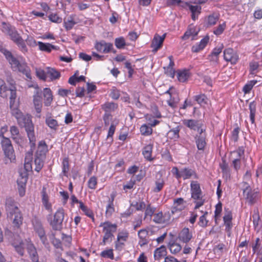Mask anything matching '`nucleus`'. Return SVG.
<instances>
[{
    "label": "nucleus",
    "mask_w": 262,
    "mask_h": 262,
    "mask_svg": "<svg viewBox=\"0 0 262 262\" xmlns=\"http://www.w3.org/2000/svg\"><path fill=\"white\" fill-rule=\"evenodd\" d=\"M0 52L4 55L12 68L16 70L17 68L21 64L19 61L12 55L10 51L7 50L2 46H0Z\"/></svg>",
    "instance_id": "423d86ee"
},
{
    "label": "nucleus",
    "mask_w": 262,
    "mask_h": 262,
    "mask_svg": "<svg viewBox=\"0 0 262 262\" xmlns=\"http://www.w3.org/2000/svg\"><path fill=\"white\" fill-rule=\"evenodd\" d=\"M180 129L179 127L170 129L167 133V136L171 139H177L179 138Z\"/></svg>",
    "instance_id": "4c0bfd02"
},
{
    "label": "nucleus",
    "mask_w": 262,
    "mask_h": 262,
    "mask_svg": "<svg viewBox=\"0 0 262 262\" xmlns=\"http://www.w3.org/2000/svg\"><path fill=\"white\" fill-rule=\"evenodd\" d=\"M44 104L45 106H49L53 101V95L51 90L49 88L43 89Z\"/></svg>",
    "instance_id": "aec40b11"
},
{
    "label": "nucleus",
    "mask_w": 262,
    "mask_h": 262,
    "mask_svg": "<svg viewBox=\"0 0 262 262\" xmlns=\"http://www.w3.org/2000/svg\"><path fill=\"white\" fill-rule=\"evenodd\" d=\"M226 27V23L224 22L222 24L219 25L214 30L213 33L216 35L221 34Z\"/></svg>",
    "instance_id": "5fc2aeb1"
},
{
    "label": "nucleus",
    "mask_w": 262,
    "mask_h": 262,
    "mask_svg": "<svg viewBox=\"0 0 262 262\" xmlns=\"http://www.w3.org/2000/svg\"><path fill=\"white\" fill-rule=\"evenodd\" d=\"M140 131L143 135H149L152 133L151 128L146 124H143L141 126Z\"/></svg>",
    "instance_id": "de8ad7c7"
},
{
    "label": "nucleus",
    "mask_w": 262,
    "mask_h": 262,
    "mask_svg": "<svg viewBox=\"0 0 262 262\" xmlns=\"http://www.w3.org/2000/svg\"><path fill=\"white\" fill-rule=\"evenodd\" d=\"M167 254L166 247L164 245L157 248L154 252V258L155 260H160L164 257Z\"/></svg>",
    "instance_id": "6ab92c4d"
},
{
    "label": "nucleus",
    "mask_w": 262,
    "mask_h": 262,
    "mask_svg": "<svg viewBox=\"0 0 262 262\" xmlns=\"http://www.w3.org/2000/svg\"><path fill=\"white\" fill-rule=\"evenodd\" d=\"M45 158V157H41L40 156L39 157L38 156H36L35 155L34 160V163L35 165V170L37 172H39L43 167L44 164L43 159Z\"/></svg>",
    "instance_id": "2f4dec72"
},
{
    "label": "nucleus",
    "mask_w": 262,
    "mask_h": 262,
    "mask_svg": "<svg viewBox=\"0 0 262 262\" xmlns=\"http://www.w3.org/2000/svg\"><path fill=\"white\" fill-rule=\"evenodd\" d=\"M2 138V139L1 140V145L3 149L6 147H9V146H12L11 142L9 138H6L5 137H3V138Z\"/></svg>",
    "instance_id": "3c124183"
},
{
    "label": "nucleus",
    "mask_w": 262,
    "mask_h": 262,
    "mask_svg": "<svg viewBox=\"0 0 262 262\" xmlns=\"http://www.w3.org/2000/svg\"><path fill=\"white\" fill-rule=\"evenodd\" d=\"M239 128L237 127L235 128L232 133V140L234 141V142L237 141L238 139V133H239Z\"/></svg>",
    "instance_id": "bf43d9fd"
},
{
    "label": "nucleus",
    "mask_w": 262,
    "mask_h": 262,
    "mask_svg": "<svg viewBox=\"0 0 262 262\" xmlns=\"http://www.w3.org/2000/svg\"><path fill=\"white\" fill-rule=\"evenodd\" d=\"M51 115V114L50 113H48L47 114L46 117V123L51 129L56 130L58 126V122L56 120L52 118L50 116Z\"/></svg>",
    "instance_id": "4be33fe9"
},
{
    "label": "nucleus",
    "mask_w": 262,
    "mask_h": 262,
    "mask_svg": "<svg viewBox=\"0 0 262 262\" xmlns=\"http://www.w3.org/2000/svg\"><path fill=\"white\" fill-rule=\"evenodd\" d=\"M155 211V208H151L150 205H148L145 212V216H151Z\"/></svg>",
    "instance_id": "0e129e2a"
},
{
    "label": "nucleus",
    "mask_w": 262,
    "mask_h": 262,
    "mask_svg": "<svg viewBox=\"0 0 262 262\" xmlns=\"http://www.w3.org/2000/svg\"><path fill=\"white\" fill-rule=\"evenodd\" d=\"M100 226H103V231L105 232L102 242L101 243V244L104 245L108 239L114 236L113 233L116 231L117 225L112 224L109 222H106L101 223Z\"/></svg>",
    "instance_id": "39448f33"
},
{
    "label": "nucleus",
    "mask_w": 262,
    "mask_h": 262,
    "mask_svg": "<svg viewBox=\"0 0 262 262\" xmlns=\"http://www.w3.org/2000/svg\"><path fill=\"white\" fill-rule=\"evenodd\" d=\"M209 40V36H206L203 38L199 44H196L192 47V52L194 53H197L200 51L203 50L207 45Z\"/></svg>",
    "instance_id": "2eb2a0df"
},
{
    "label": "nucleus",
    "mask_w": 262,
    "mask_h": 262,
    "mask_svg": "<svg viewBox=\"0 0 262 262\" xmlns=\"http://www.w3.org/2000/svg\"><path fill=\"white\" fill-rule=\"evenodd\" d=\"M27 45L31 47H35L37 45L35 40L32 37H28L26 39Z\"/></svg>",
    "instance_id": "774afa93"
},
{
    "label": "nucleus",
    "mask_w": 262,
    "mask_h": 262,
    "mask_svg": "<svg viewBox=\"0 0 262 262\" xmlns=\"http://www.w3.org/2000/svg\"><path fill=\"white\" fill-rule=\"evenodd\" d=\"M224 58L227 61H230L232 64H235L238 59V56L232 49L228 48L224 51Z\"/></svg>",
    "instance_id": "9d476101"
},
{
    "label": "nucleus",
    "mask_w": 262,
    "mask_h": 262,
    "mask_svg": "<svg viewBox=\"0 0 262 262\" xmlns=\"http://www.w3.org/2000/svg\"><path fill=\"white\" fill-rule=\"evenodd\" d=\"M169 248L171 253L176 254L181 250L182 247L179 244L173 243L172 244L169 243Z\"/></svg>",
    "instance_id": "79ce46f5"
},
{
    "label": "nucleus",
    "mask_w": 262,
    "mask_h": 262,
    "mask_svg": "<svg viewBox=\"0 0 262 262\" xmlns=\"http://www.w3.org/2000/svg\"><path fill=\"white\" fill-rule=\"evenodd\" d=\"M120 92L119 91L116 89H113L112 90L110 96L113 99L117 100L120 97Z\"/></svg>",
    "instance_id": "e2e57ef3"
},
{
    "label": "nucleus",
    "mask_w": 262,
    "mask_h": 262,
    "mask_svg": "<svg viewBox=\"0 0 262 262\" xmlns=\"http://www.w3.org/2000/svg\"><path fill=\"white\" fill-rule=\"evenodd\" d=\"M115 209L114 207V204L108 203L106 207V210L105 212L106 215H111L112 213L114 212Z\"/></svg>",
    "instance_id": "338daca9"
},
{
    "label": "nucleus",
    "mask_w": 262,
    "mask_h": 262,
    "mask_svg": "<svg viewBox=\"0 0 262 262\" xmlns=\"http://www.w3.org/2000/svg\"><path fill=\"white\" fill-rule=\"evenodd\" d=\"M177 77L179 81L185 82L189 77V71L186 69L182 71H179Z\"/></svg>",
    "instance_id": "f704fd0d"
},
{
    "label": "nucleus",
    "mask_w": 262,
    "mask_h": 262,
    "mask_svg": "<svg viewBox=\"0 0 262 262\" xmlns=\"http://www.w3.org/2000/svg\"><path fill=\"white\" fill-rule=\"evenodd\" d=\"M26 248L32 260V262H39L38 254L34 245L30 242H28Z\"/></svg>",
    "instance_id": "9b49d317"
},
{
    "label": "nucleus",
    "mask_w": 262,
    "mask_h": 262,
    "mask_svg": "<svg viewBox=\"0 0 262 262\" xmlns=\"http://www.w3.org/2000/svg\"><path fill=\"white\" fill-rule=\"evenodd\" d=\"M219 19V16L215 13L209 15L206 18L207 27L215 25Z\"/></svg>",
    "instance_id": "e433bc0d"
},
{
    "label": "nucleus",
    "mask_w": 262,
    "mask_h": 262,
    "mask_svg": "<svg viewBox=\"0 0 262 262\" xmlns=\"http://www.w3.org/2000/svg\"><path fill=\"white\" fill-rule=\"evenodd\" d=\"M8 34L11 39L18 46L21 52H27L28 49L24 40L14 29H9Z\"/></svg>",
    "instance_id": "20e7f679"
},
{
    "label": "nucleus",
    "mask_w": 262,
    "mask_h": 262,
    "mask_svg": "<svg viewBox=\"0 0 262 262\" xmlns=\"http://www.w3.org/2000/svg\"><path fill=\"white\" fill-rule=\"evenodd\" d=\"M152 150V145L151 144H148L145 146L142 151V154L144 158L148 161L152 160L151 158V153Z\"/></svg>",
    "instance_id": "bb28decb"
},
{
    "label": "nucleus",
    "mask_w": 262,
    "mask_h": 262,
    "mask_svg": "<svg viewBox=\"0 0 262 262\" xmlns=\"http://www.w3.org/2000/svg\"><path fill=\"white\" fill-rule=\"evenodd\" d=\"M24 243L22 240L18 242H14L12 245L15 249L16 252L21 256H23L24 253Z\"/></svg>",
    "instance_id": "473e14b6"
},
{
    "label": "nucleus",
    "mask_w": 262,
    "mask_h": 262,
    "mask_svg": "<svg viewBox=\"0 0 262 262\" xmlns=\"http://www.w3.org/2000/svg\"><path fill=\"white\" fill-rule=\"evenodd\" d=\"M9 96V88L7 86L4 80L0 79V96L7 98Z\"/></svg>",
    "instance_id": "cd10ccee"
},
{
    "label": "nucleus",
    "mask_w": 262,
    "mask_h": 262,
    "mask_svg": "<svg viewBox=\"0 0 262 262\" xmlns=\"http://www.w3.org/2000/svg\"><path fill=\"white\" fill-rule=\"evenodd\" d=\"M100 256L102 257H107L111 259H114V254L113 252V249H110L108 250H106L103 251L101 254Z\"/></svg>",
    "instance_id": "09e8293b"
},
{
    "label": "nucleus",
    "mask_w": 262,
    "mask_h": 262,
    "mask_svg": "<svg viewBox=\"0 0 262 262\" xmlns=\"http://www.w3.org/2000/svg\"><path fill=\"white\" fill-rule=\"evenodd\" d=\"M183 122L185 126L193 130H196V127L200 125L199 121L192 119L184 120Z\"/></svg>",
    "instance_id": "c85d7f7f"
},
{
    "label": "nucleus",
    "mask_w": 262,
    "mask_h": 262,
    "mask_svg": "<svg viewBox=\"0 0 262 262\" xmlns=\"http://www.w3.org/2000/svg\"><path fill=\"white\" fill-rule=\"evenodd\" d=\"M208 214L207 212H205V213L201 216L199 219V222H198V224L202 227H205L207 226L208 221L206 219V215Z\"/></svg>",
    "instance_id": "603ef678"
},
{
    "label": "nucleus",
    "mask_w": 262,
    "mask_h": 262,
    "mask_svg": "<svg viewBox=\"0 0 262 262\" xmlns=\"http://www.w3.org/2000/svg\"><path fill=\"white\" fill-rule=\"evenodd\" d=\"M244 152L245 150L244 147L241 146L239 147L238 148L236 151H234L232 153L233 154H237V158H239L241 159V157L244 155Z\"/></svg>",
    "instance_id": "680f3d73"
},
{
    "label": "nucleus",
    "mask_w": 262,
    "mask_h": 262,
    "mask_svg": "<svg viewBox=\"0 0 262 262\" xmlns=\"http://www.w3.org/2000/svg\"><path fill=\"white\" fill-rule=\"evenodd\" d=\"M185 208L184 206H180L177 205H173L171 209V214H173L177 212H181Z\"/></svg>",
    "instance_id": "69168bd1"
},
{
    "label": "nucleus",
    "mask_w": 262,
    "mask_h": 262,
    "mask_svg": "<svg viewBox=\"0 0 262 262\" xmlns=\"http://www.w3.org/2000/svg\"><path fill=\"white\" fill-rule=\"evenodd\" d=\"M181 175L184 179H189L193 175H194V178H197L195 172L193 170L188 168L181 169Z\"/></svg>",
    "instance_id": "c756f323"
},
{
    "label": "nucleus",
    "mask_w": 262,
    "mask_h": 262,
    "mask_svg": "<svg viewBox=\"0 0 262 262\" xmlns=\"http://www.w3.org/2000/svg\"><path fill=\"white\" fill-rule=\"evenodd\" d=\"M223 48V45H221L219 47L214 48L211 54L209 55V59L211 61L216 62L218 60V56L221 53Z\"/></svg>",
    "instance_id": "b1692460"
},
{
    "label": "nucleus",
    "mask_w": 262,
    "mask_h": 262,
    "mask_svg": "<svg viewBox=\"0 0 262 262\" xmlns=\"http://www.w3.org/2000/svg\"><path fill=\"white\" fill-rule=\"evenodd\" d=\"M156 187L154 189V191L158 192L162 189L164 184V181L162 178V174L159 172L156 174Z\"/></svg>",
    "instance_id": "a211bd4d"
},
{
    "label": "nucleus",
    "mask_w": 262,
    "mask_h": 262,
    "mask_svg": "<svg viewBox=\"0 0 262 262\" xmlns=\"http://www.w3.org/2000/svg\"><path fill=\"white\" fill-rule=\"evenodd\" d=\"M48 151V146L44 141H40L37 147V149L36 152V156L39 157H46V155Z\"/></svg>",
    "instance_id": "4468645a"
},
{
    "label": "nucleus",
    "mask_w": 262,
    "mask_h": 262,
    "mask_svg": "<svg viewBox=\"0 0 262 262\" xmlns=\"http://www.w3.org/2000/svg\"><path fill=\"white\" fill-rule=\"evenodd\" d=\"M194 99L201 105H204L207 103V97L204 94L195 96Z\"/></svg>",
    "instance_id": "c03bdc74"
},
{
    "label": "nucleus",
    "mask_w": 262,
    "mask_h": 262,
    "mask_svg": "<svg viewBox=\"0 0 262 262\" xmlns=\"http://www.w3.org/2000/svg\"><path fill=\"white\" fill-rule=\"evenodd\" d=\"M191 198L194 200H200L202 198V192L200 185L197 181H192L190 184Z\"/></svg>",
    "instance_id": "6e6552de"
},
{
    "label": "nucleus",
    "mask_w": 262,
    "mask_h": 262,
    "mask_svg": "<svg viewBox=\"0 0 262 262\" xmlns=\"http://www.w3.org/2000/svg\"><path fill=\"white\" fill-rule=\"evenodd\" d=\"M9 95L10 106V107L12 108L14 104L16 98V92L15 88L14 89L9 88Z\"/></svg>",
    "instance_id": "ea45409f"
},
{
    "label": "nucleus",
    "mask_w": 262,
    "mask_h": 262,
    "mask_svg": "<svg viewBox=\"0 0 262 262\" xmlns=\"http://www.w3.org/2000/svg\"><path fill=\"white\" fill-rule=\"evenodd\" d=\"M36 232L37 233L38 235L39 236L42 244L45 246H46L47 245H48V243L47 242V238L46 236V233H45V231L44 230L43 228L39 229L38 230L36 231Z\"/></svg>",
    "instance_id": "a19ab883"
},
{
    "label": "nucleus",
    "mask_w": 262,
    "mask_h": 262,
    "mask_svg": "<svg viewBox=\"0 0 262 262\" xmlns=\"http://www.w3.org/2000/svg\"><path fill=\"white\" fill-rule=\"evenodd\" d=\"M5 208L8 217L12 218L13 212L19 210L17 203L11 197L6 199Z\"/></svg>",
    "instance_id": "0eeeda50"
},
{
    "label": "nucleus",
    "mask_w": 262,
    "mask_h": 262,
    "mask_svg": "<svg viewBox=\"0 0 262 262\" xmlns=\"http://www.w3.org/2000/svg\"><path fill=\"white\" fill-rule=\"evenodd\" d=\"M64 217L63 208L58 209L54 215L52 219L51 213L47 216V220L54 230L60 231L62 229V223Z\"/></svg>",
    "instance_id": "f03ea898"
},
{
    "label": "nucleus",
    "mask_w": 262,
    "mask_h": 262,
    "mask_svg": "<svg viewBox=\"0 0 262 262\" xmlns=\"http://www.w3.org/2000/svg\"><path fill=\"white\" fill-rule=\"evenodd\" d=\"M49 19L51 21L56 23H61L62 22V18L58 16L56 13H52L49 16Z\"/></svg>",
    "instance_id": "864d4df0"
},
{
    "label": "nucleus",
    "mask_w": 262,
    "mask_h": 262,
    "mask_svg": "<svg viewBox=\"0 0 262 262\" xmlns=\"http://www.w3.org/2000/svg\"><path fill=\"white\" fill-rule=\"evenodd\" d=\"M199 31V30H196L195 27L191 25L189 26L187 31L184 33V35L182 36V39L183 40H186L189 38L190 36H192V40H194L198 35Z\"/></svg>",
    "instance_id": "f8f14e48"
},
{
    "label": "nucleus",
    "mask_w": 262,
    "mask_h": 262,
    "mask_svg": "<svg viewBox=\"0 0 262 262\" xmlns=\"http://www.w3.org/2000/svg\"><path fill=\"white\" fill-rule=\"evenodd\" d=\"M242 185L243 187V194L245 199L250 205H253L258 199L257 192L252 190L250 186L247 182H242Z\"/></svg>",
    "instance_id": "7ed1b4c3"
},
{
    "label": "nucleus",
    "mask_w": 262,
    "mask_h": 262,
    "mask_svg": "<svg viewBox=\"0 0 262 262\" xmlns=\"http://www.w3.org/2000/svg\"><path fill=\"white\" fill-rule=\"evenodd\" d=\"M250 118L252 123L255 122V115L256 113V104L255 101H252L249 104Z\"/></svg>",
    "instance_id": "72a5a7b5"
},
{
    "label": "nucleus",
    "mask_w": 262,
    "mask_h": 262,
    "mask_svg": "<svg viewBox=\"0 0 262 262\" xmlns=\"http://www.w3.org/2000/svg\"><path fill=\"white\" fill-rule=\"evenodd\" d=\"M39 49L42 51L47 52L48 53L51 52L52 49L57 50L59 49V47L52 45L49 43H43L41 41L37 42Z\"/></svg>",
    "instance_id": "f3484780"
},
{
    "label": "nucleus",
    "mask_w": 262,
    "mask_h": 262,
    "mask_svg": "<svg viewBox=\"0 0 262 262\" xmlns=\"http://www.w3.org/2000/svg\"><path fill=\"white\" fill-rule=\"evenodd\" d=\"M13 215L14 218H11L13 219V224L15 227L18 228L22 224L23 220V215L19 209L13 212Z\"/></svg>",
    "instance_id": "412c9836"
},
{
    "label": "nucleus",
    "mask_w": 262,
    "mask_h": 262,
    "mask_svg": "<svg viewBox=\"0 0 262 262\" xmlns=\"http://www.w3.org/2000/svg\"><path fill=\"white\" fill-rule=\"evenodd\" d=\"M117 107V105L113 102H107L105 103L103 105V108L107 113L108 111L114 110Z\"/></svg>",
    "instance_id": "8fccbe9b"
},
{
    "label": "nucleus",
    "mask_w": 262,
    "mask_h": 262,
    "mask_svg": "<svg viewBox=\"0 0 262 262\" xmlns=\"http://www.w3.org/2000/svg\"><path fill=\"white\" fill-rule=\"evenodd\" d=\"M185 4L189 7V9L191 12V13H197L198 14H199L201 13V6L198 5H191L189 4L188 3H185Z\"/></svg>",
    "instance_id": "49530a36"
},
{
    "label": "nucleus",
    "mask_w": 262,
    "mask_h": 262,
    "mask_svg": "<svg viewBox=\"0 0 262 262\" xmlns=\"http://www.w3.org/2000/svg\"><path fill=\"white\" fill-rule=\"evenodd\" d=\"M36 75L39 79L43 80H46L47 76V73L40 69L36 70Z\"/></svg>",
    "instance_id": "052dcab7"
},
{
    "label": "nucleus",
    "mask_w": 262,
    "mask_h": 262,
    "mask_svg": "<svg viewBox=\"0 0 262 262\" xmlns=\"http://www.w3.org/2000/svg\"><path fill=\"white\" fill-rule=\"evenodd\" d=\"M163 43H160V39H159V34H156L152 40L151 47L153 48L152 51L156 52L160 48L162 47Z\"/></svg>",
    "instance_id": "a878e982"
},
{
    "label": "nucleus",
    "mask_w": 262,
    "mask_h": 262,
    "mask_svg": "<svg viewBox=\"0 0 262 262\" xmlns=\"http://www.w3.org/2000/svg\"><path fill=\"white\" fill-rule=\"evenodd\" d=\"M179 239L184 243H187L191 239L192 234L189 232L188 228H184L182 229L179 236Z\"/></svg>",
    "instance_id": "dca6fc26"
},
{
    "label": "nucleus",
    "mask_w": 262,
    "mask_h": 262,
    "mask_svg": "<svg viewBox=\"0 0 262 262\" xmlns=\"http://www.w3.org/2000/svg\"><path fill=\"white\" fill-rule=\"evenodd\" d=\"M20 72L25 74L27 78L31 79V71L30 68L25 64H21L19 67L17 68Z\"/></svg>",
    "instance_id": "7c9ffc66"
},
{
    "label": "nucleus",
    "mask_w": 262,
    "mask_h": 262,
    "mask_svg": "<svg viewBox=\"0 0 262 262\" xmlns=\"http://www.w3.org/2000/svg\"><path fill=\"white\" fill-rule=\"evenodd\" d=\"M115 45L118 49L124 48L126 45L125 40L123 37H121L116 38L115 40Z\"/></svg>",
    "instance_id": "a18cd8bd"
},
{
    "label": "nucleus",
    "mask_w": 262,
    "mask_h": 262,
    "mask_svg": "<svg viewBox=\"0 0 262 262\" xmlns=\"http://www.w3.org/2000/svg\"><path fill=\"white\" fill-rule=\"evenodd\" d=\"M47 76L50 77L52 80L59 79L60 77V73L56 69L51 68H48L47 71Z\"/></svg>",
    "instance_id": "393cba45"
},
{
    "label": "nucleus",
    "mask_w": 262,
    "mask_h": 262,
    "mask_svg": "<svg viewBox=\"0 0 262 262\" xmlns=\"http://www.w3.org/2000/svg\"><path fill=\"white\" fill-rule=\"evenodd\" d=\"M15 116L17 119L18 124L25 128L28 137L31 144V147L35 145L36 138L34 134V127L30 116H25L21 115L18 110L14 111Z\"/></svg>",
    "instance_id": "f257e3e1"
},
{
    "label": "nucleus",
    "mask_w": 262,
    "mask_h": 262,
    "mask_svg": "<svg viewBox=\"0 0 262 262\" xmlns=\"http://www.w3.org/2000/svg\"><path fill=\"white\" fill-rule=\"evenodd\" d=\"M3 150L4 152L5 156L9 158L11 161L15 159V156L13 146L6 147L3 149Z\"/></svg>",
    "instance_id": "c9c22d12"
},
{
    "label": "nucleus",
    "mask_w": 262,
    "mask_h": 262,
    "mask_svg": "<svg viewBox=\"0 0 262 262\" xmlns=\"http://www.w3.org/2000/svg\"><path fill=\"white\" fill-rule=\"evenodd\" d=\"M62 173L64 176L67 177L68 172L69 170V158H65L63 159L62 162Z\"/></svg>",
    "instance_id": "37998d69"
},
{
    "label": "nucleus",
    "mask_w": 262,
    "mask_h": 262,
    "mask_svg": "<svg viewBox=\"0 0 262 262\" xmlns=\"http://www.w3.org/2000/svg\"><path fill=\"white\" fill-rule=\"evenodd\" d=\"M97 178L95 177H91L88 181V186L90 189H94L97 185Z\"/></svg>",
    "instance_id": "13d9d810"
},
{
    "label": "nucleus",
    "mask_w": 262,
    "mask_h": 262,
    "mask_svg": "<svg viewBox=\"0 0 262 262\" xmlns=\"http://www.w3.org/2000/svg\"><path fill=\"white\" fill-rule=\"evenodd\" d=\"M206 135H201L196 136L195 142L196 144L197 148L200 150H204V148L206 145Z\"/></svg>",
    "instance_id": "5701e85b"
},
{
    "label": "nucleus",
    "mask_w": 262,
    "mask_h": 262,
    "mask_svg": "<svg viewBox=\"0 0 262 262\" xmlns=\"http://www.w3.org/2000/svg\"><path fill=\"white\" fill-rule=\"evenodd\" d=\"M76 23L74 20L73 16H70L67 19H64V25L67 30H71Z\"/></svg>",
    "instance_id": "58836bf2"
},
{
    "label": "nucleus",
    "mask_w": 262,
    "mask_h": 262,
    "mask_svg": "<svg viewBox=\"0 0 262 262\" xmlns=\"http://www.w3.org/2000/svg\"><path fill=\"white\" fill-rule=\"evenodd\" d=\"M33 102L34 105L38 103L42 104V97L40 92L37 91L35 95H34Z\"/></svg>",
    "instance_id": "4d7b16f0"
},
{
    "label": "nucleus",
    "mask_w": 262,
    "mask_h": 262,
    "mask_svg": "<svg viewBox=\"0 0 262 262\" xmlns=\"http://www.w3.org/2000/svg\"><path fill=\"white\" fill-rule=\"evenodd\" d=\"M96 50L100 52L107 53L113 49V43L106 42L104 40L96 41L95 45Z\"/></svg>",
    "instance_id": "1a4fd4ad"
},
{
    "label": "nucleus",
    "mask_w": 262,
    "mask_h": 262,
    "mask_svg": "<svg viewBox=\"0 0 262 262\" xmlns=\"http://www.w3.org/2000/svg\"><path fill=\"white\" fill-rule=\"evenodd\" d=\"M256 82V81H251L250 83L246 84L243 89L245 93H249Z\"/></svg>",
    "instance_id": "6e6d98bb"
},
{
    "label": "nucleus",
    "mask_w": 262,
    "mask_h": 262,
    "mask_svg": "<svg viewBox=\"0 0 262 262\" xmlns=\"http://www.w3.org/2000/svg\"><path fill=\"white\" fill-rule=\"evenodd\" d=\"M30 144H31L30 143ZM31 152H28L26 154L25 158L24 168L26 171H29L32 169V161L33 159V149L35 147H31L30 144ZM35 146V145L34 146Z\"/></svg>",
    "instance_id": "ddd939ff"
}]
</instances>
